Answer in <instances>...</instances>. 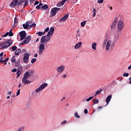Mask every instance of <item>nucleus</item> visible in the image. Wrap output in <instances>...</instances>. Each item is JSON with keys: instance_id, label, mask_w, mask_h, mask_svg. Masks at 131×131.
I'll use <instances>...</instances> for the list:
<instances>
[{"instance_id": "nucleus-1", "label": "nucleus", "mask_w": 131, "mask_h": 131, "mask_svg": "<svg viewBox=\"0 0 131 131\" xmlns=\"http://www.w3.org/2000/svg\"><path fill=\"white\" fill-rule=\"evenodd\" d=\"M34 72V71H31L30 72V73L28 71L25 72L22 79V82L24 83V85L29 84L31 83V81H30V80H28V79L30 77V74L31 73H33Z\"/></svg>"}, {"instance_id": "nucleus-14", "label": "nucleus", "mask_w": 131, "mask_h": 131, "mask_svg": "<svg viewBox=\"0 0 131 131\" xmlns=\"http://www.w3.org/2000/svg\"><path fill=\"white\" fill-rule=\"evenodd\" d=\"M31 40V37L30 36H28L26 39L24 40H23L21 42V45H26Z\"/></svg>"}, {"instance_id": "nucleus-17", "label": "nucleus", "mask_w": 131, "mask_h": 131, "mask_svg": "<svg viewBox=\"0 0 131 131\" xmlns=\"http://www.w3.org/2000/svg\"><path fill=\"white\" fill-rule=\"evenodd\" d=\"M55 31V29L54 27H51L50 29L49 30V32H48V34H49L50 36H52L54 34Z\"/></svg>"}, {"instance_id": "nucleus-51", "label": "nucleus", "mask_w": 131, "mask_h": 131, "mask_svg": "<svg viewBox=\"0 0 131 131\" xmlns=\"http://www.w3.org/2000/svg\"><path fill=\"white\" fill-rule=\"evenodd\" d=\"M39 3V2L37 1H35L34 5H38Z\"/></svg>"}, {"instance_id": "nucleus-5", "label": "nucleus", "mask_w": 131, "mask_h": 131, "mask_svg": "<svg viewBox=\"0 0 131 131\" xmlns=\"http://www.w3.org/2000/svg\"><path fill=\"white\" fill-rule=\"evenodd\" d=\"M60 10V8H58V7H53L51 9V15L50 16V17H53V16L56 15L58 11H59Z\"/></svg>"}, {"instance_id": "nucleus-12", "label": "nucleus", "mask_w": 131, "mask_h": 131, "mask_svg": "<svg viewBox=\"0 0 131 131\" xmlns=\"http://www.w3.org/2000/svg\"><path fill=\"white\" fill-rule=\"evenodd\" d=\"M19 35L20 36V41L24 40V39L26 37V31H21L19 33Z\"/></svg>"}, {"instance_id": "nucleus-30", "label": "nucleus", "mask_w": 131, "mask_h": 131, "mask_svg": "<svg viewBox=\"0 0 131 131\" xmlns=\"http://www.w3.org/2000/svg\"><path fill=\"white\" fill-rule=\"evenodd\" d=\"M93 102L94 104H97L99 103V101L98 99H93Z\"/></svg>"}, {"instance_id": "nucleus-52", "label": "nucleus", "mask_w": 131, "mask_h": 131, "mask_svg": "<svg viewBox=\"0 0 131 131\" xmlns=\"http://www.w3.org/2000/svg\"><path fill=\"white\" fill-rule=\"evenodd\" d=\"M9 60V58H6L5 60H4V62H6V63L7 62V61Z\"/></svg>"}, {"instance_id": "nucleus-42", "label": "nucleus", "mask_w": 131, "mask_h": 131, "mask_svg": "<svg viewBox=\"0 0 131 131\" xmlns=\"http://www.w3.org/2000/svg\"><path fill=\"white\" fill-rule=\"evenodd\" d=\"M4 59L3 57H1L0 58V62L2 64L3 62H4V60H3V59Z\"/></svg>"}, {"instance_id": "nucleus-57", "label": "nucleus", "mask_w": 131, "mask_h": 131, "mask_svg": "<svg viewBox=\"0 0 131 131\" xmlns=\"http://www.w3.org/2000/svg\"><path fill=\"white\" fill-rule=\"evenodd\" d=\"M16 26V24H15V23H14V24L12 26V28H15Z\"/></svg>"}, {"instance_id": "nucleus-47", "label": "nucleus", "mask_w": 131, "mask_h": 131, "mask_svg": "<svg viewBox=\"0 0 131 131\" xmlns=\"http://www.w3.org/2000/svg\"><path fill=\"white\" fill-rule=\"evenodd\" d=\"M24 129V127L19 128L17 131H21Z\"/></svg>"}, {"instance_id": "nucleus-38", "label": "nucleus", "mask_w": 131, "mask_h": 131, "mask_svg": "<svg viewBox=\"0 0 131 131\" xmlns=\"http://www.w3.org/2000/svg\"><path fill=\"white\" fill-rule=\"evenodd\" d=\"M66 2V0H62V1H61L60 5H61V6H62L64 4V3Z\"/></svg>"}, {"instance_id": "nucleus-25", "label": "nucleus", "mask_w": 131, "mask_h": 131, "mask_svg": "<svg viewBox=\"0 0 131 131\" xmlns=\"http://www.w3.org/2000/svg\"><path fill=\"white\" fill-rule=\"evenodd\" d=\"M16 56H13L12 58H11V62L14 63H16V60L15 59Z\"/></svg>"}, {"instance_id": "nucleus-49", "label": "nucleus", "mask_w": 131, "mask_h": 131, "mask_svg": "<svg viewBox=\"0 0 131 131\" xmlns=\"http://www.w3.org/2000/svg\"><path fill=\"white\" fill-rule=\"evenodd\" d=\"M84 114H88V109H85L84 110Z\"/></svg>"}, {"instance_id": "nucleus-26", "label": "nucleus", "mask_w": 131, "mask_h": 131, "mask_svg": "<svg viewBox=\"0 0 131 131\" xmlns=\"http://www.w3.org/2000/svg\"><path fill=\"white\" fill-rule=\"evenodd\" d=\"M20 60H17L16 61V62H15V66L16 67H19V66L20 65Z\"/></svg>"}, {"instance_id": "nucleus-44", "label": "nucleus", "mask_w": 131, "mask_h": 131, "mask_svg": "<svg viewBox=\"0 0 131 131\" xmlns=\"http://www.w3.org/2000/svg\"><path fill=\"white\" fill-rule=\"evenodd\" d=\"M8 34H9V32H6V34L3 35V36L4 37H7V36H8Z\"/></svg>"}, {"instance_id": "nucleus-62", "label": "nucleus", "mask_w": 131, "mask_h": 131, "mask_svg": "<svg viewBox=\"0 0 131 131\" xmlns=\"http://www.w3.org/2000/svg\"><path fill=\"white\" fill-rule=\"evenodd\" d=\"M65 97H62V98L61 99V101H62L63 100H64Z\"/></svg>"}, {"instance_id": "nucleus-13", "label": "nucleus", "mask_w": 131, "mask_h": 131, "mask_svg": "<svg viewBox=\"0 0 131 131\" xmlns=\"http://www.w3.org/2000/svg\"><path fill=\"white\" fill-rule=\"evenodd\" d=\"M64 69H65V66H60L59 67H58V68H57L56 70L58 73L60 74L63 72Z\"/></svg>"}, {"instance_id": "nucleus-54", "label": "nucleus", "mask_w": 131, "mask_h": 131, "mask_svg": "<svg viewBox=\"0 0 131 131\" xmlns=\"http://www.w3.org/2000/svg\"><path fill=\"white\" fill-rule=\"evenodd\" d=\"M36 8L37 10H39V9H40V7L39 5H38V6H37L36 7Z\"/></svg>"}, {"instance_id": "nucleus-50", "label": "nucleus", "mask_w": 131, "mask_h": 131, "mask_svg": "<svg viewBox=\"0 0 131 131\" xmlns=\"http://www.w3.org/2000/svg\"><path fill=\"white\" fill-rule=\"evenodd\" d=\"M103 107H104V106H99V107L97 108V110H98V111H99V110H100V109H102V108H103Z\"/></svg>"}, {"instance_id": "nucleus-3", "label": "nucleus", "mask_w": 131, "mask_h": 131, "mask_svg": "<svg viewBox=\"0 0 131 131\" xmlns=\"http://www.w3.org/2000/svg\"><path fill=\"white\" fill-rule=\"evenodd\" d=\"M111 43L112 41L111 40H107V39H105L103 42L102 47L103 49L105 47V50L108 51L111 46Z\"/></svg>"}, {"instance_id": "nucleus-48", "label": "nucleus", "mask_w": 131, "mask_h": 131, "mask_svg": "<svg viewBox=\"0 0 131 131\" xmlns=\"http://www.w3.org/2000/svg\"><path fill=\"white\" fill-rule=\"evenodd\" d=\"M49 27H47V28L45 30L44 32H45V33L46 32H49Z\"/></svg>"}, {"instance_id": "nucleus-31", "label": "nucleus", "mask_w": 131, "mask_h": 131, "mask_svg": "<svg viewBox=\"0 0 131 131\" xmlns=\"http://www.w3.org/2000/svg\"><path fill=\"white\" fill-rule=\"evenodd\" d=\"M17 49V47H16V46H14L13 47H12V51L13 52L16 51Z\"/></svg>"}, {"instance_id": "nucleus-58", "label": "nucleus", "mask_w": 131, "mask_h": 131, "mask_svg": "<svg viewBox=\"0 0 131 131\" xmlns=\"http://www.w3.org/2000/svg\"><path fill=\"white\" fill-rule=\"evenodd\" d=\"M11 94H12V92L11 91H10V92H8V95H11Z\"/></svg>"}, {"instance_id": "nucleus-16", "label": "nucleus", "mask_w": 131, "mask_h": 131, "mask_svg": "<svg viewBox=\"0 0 131 131\" xmlns=\"http://www.w3.org/2000/svg\"><path fill=\"white\" fill-rule=\"evenodd\" d=\"M117 20H118L117 18L116 17L115 20L112 24V27H111L112 29H115L116 28V25L117 24Z\"/></svg>"}, {"instance_id": "nucleus-20", "label": "nucleus", "mask_w": 131, "mask_h": 131, "mask_svg": "<svg viewBox=\"0 0 131 131\" xmlns=\"http://www.w3.org/2000/svg\"><path fill=\"white\" fill-rule=\"evenodd\" d=\"M82 42H79L78 43H77L74 47L75 49H79L80 47H81L82 46Z\"/></svg>"}, {"instance_id": "nucleus-40", "label": "nucleus", "mask_w": 131, "mask_h": 131, "mask_svg": "<svg viewBox=\"0 0 131 131\" xmlns=\"http://www.w3.org/2000/svg\"><path fill=\"white\" fill-rule=\"evenodd\" d=\"M119 33H117V34L115 35V39H116V40H117V39H119Z\"/></svg>"}, {"instance_id": "nucleus-33", "label": "nucleus", "mask_w": 131, "mask_h": 131, "mask_svg": "<svg viewBox=\"0 0 131 131\" xmlns=\"http://www.w3.org/2000/svg\"><path fill=\"white\" fill-rule=\"evenodd\" d=\"M36 26V24L35 23H33L30 26V28H35Z\"/></svg>"}, {"instance_id": "nucleus-24", "label": "nucleus", "mask_w": 131, "mask_h": 131, "mask_svg": "<svg viewBox=\"0 0 131 131\" xmlns=\"http://www.w3.org/2000/svg\"><path fill=\"white\" fill-rule=\"evenodd\" d=\"M36 34H38V36H41L42 35H44L45 34V32H38L36 33Z\"/></svg>"}, {"instance_id": "nucleus-11", "label": "nucleus", "mask_w": 131, "mask_h": 131, "mask_svg": "<svg viewBox=\"0 0 131 131\" xmlns=\"http://www.w3.org/2000/svg\"><path fill=\"white\" fill-rule=\"evenodd\" d=\"M29 0H20L19 1V6H22L23 3H25L24 8H25L26 6L28 5Z\"/></svg>"}, {"instance_id": "nucleus-45", "label": "nucleus", "mask_w": 131, "mask_h": 131, "mask_svg": "<svg viewBox=\"0 0 131 131\" xmlns=\"http://www.w3.org/2000/svg\"><path fill=\"white\" fill-rule=\"evenodd\" d=\"M67 122V120H63L62 122H61V124L62 125L63 124H66Z\"/></svg>"}, {"instance_id": "nucleus-32", "label": "nucleus", "mask_w": 131, "mask_h": 131, "mask_svg": "<svg viewBox=\"0 0 131 131\" xmlns=\"http://www.w3.org/2000/svg\"><path fill=\"white\" fill-rule=\"evenodd\" d=\"M14 24H15L16 26L18 24V19L17 18V17H14Z\"/></svg>"}, {"instance_id": "nucleus-39", "label": "nucleus", "mask_w": 131, "mask_h": 131, "mask_svg": "<svg viewBox=\"0 0 131 131\" xmlns=\"http://www.w3.org/2000/svg\"><path fill=\"white\" fill-rule=\"evenodd\" d=\"M101 91H102L101 90L97 91L96 92V94H95V96H96L97 95H100V94L101 93Z\"/></svg>"}, {"instance_id": "nucleus-34", "label": "nucleus", "mask_w": 131, "mask_h": 131, "mask_svg": "<svg viewBox=\"0 0 131 131\" xmlns=\"http://www.w3.org/2000/svg\"><path fill=\"white\" fill-rule=\"evenodd\" d=\"M36 58H33L31 61V62L32 63V64H34V62H35L36 61Z\"/></svg>"}, {"instance_id": "nucleus-55", "label": "nucleus", "mask_w": 131, "mask_h": 131, "mask_svg": "<svg viewBox=\"0 0 131 131\" xmlns=\"http://www.w3.org/2000/svg\"><path fill=\"white\" fill-rule=\"evenodd\" d=\"M3 54H4V52H2L1 53H0V57H2V56H3Z\"/></svg>"}, {"instance_id": "nucleus-35", "label": "nucleus", "mask_w": 131, "mask_h": 131, "mask_svg": "<svg viewBox=\"0 0 131 131\" xmlns=\"http://www.w3.org/2000/svg\"><path fill=\"white\" fill-rule=\"evenodd\" d=\"M93 98H94V97H89V98L86 99H85V101H91V100H92V99H93Z\"/></svg>"}, {"instance_id": "nucleus-43", "label": "nucleus", "mask_w": 131, "mask_h": 131, "mask_svg": "<svg viewBox=\"0 0 131 131\" xmlns=\"http://www.w3.org/2000/svg\"><path fill=\"white\" fill-rule=\"evenodd\" d=\"M97 3L99 4H102L103 3V0H98Z\"/></svg>"}, {"instance_id": "nucleus-27", "label": "nucleus", "mask_w": 131, "mask_h": 131, "mask_svg": "<svg viewBox=\"0 0 131 131\" xmlns=\"http://www.w3.org/2000/svg\"><path fill=\"white\" fill-rule=\"evenodd\" d=\"M96 9H95V8H94L93 9V16L94 17H95V16H96Z\"/></svg>"}, {"instance_id": "nucleus-9", "label": "nucleus", "mask_w": 131, "mask_h": 131, "mask_svg": "<svg viewBox=\"0 0 131 131\" xmlns=\"http://www.w3.org/2000/svg\"><path fill=\"white\" fill-rule=\"evenodd\" d=\"M124 26V23L122 21H120L118 23V29L119 30V32H121L122 29H123Z\"/></svg>"}, {"instance_id": "nucleus-60", "label": "nucleus", "mask_w": 131, "mask_h": 131, "mask_svg": "<svg viewBox=\"0 0 131 131\" xmlns=\"http://www.w3.org/2000/svg\"><path fill=\"white\" fill-rule=\"evenodd\" d=\"M38 56V55L37 54V53H35V55H34V57H37Z\"/></svg>"}, {"instance_id": "nucleus-63", "label": "nucleus", "mask_w": 131, "mask_h": 131, "mask_svg": "<svg viewBox=\"0 0 131 131\" xmlns=\"http://www.w3.org/2000/svg\"><path fill=\"white\" fill-rule=\"evenodd\" d=\"M131 69V65L129 66L128 67V70H130Z\"/></svg>"}, {"instance_id": "nucleus-8", "label": "nucleus", "mask_w": 131, "mask_h": 131, "mask_svg": "<svg viewBox=\"0 0 131 131\" xmlns=\"http://www.w3.org/2000/svg\"><path fill=\"white\" fill-rule=\"evenodd\" d=\"M45 49V45L43 43H41V44L39 46V54L41 55L42 53L44 52V50Z\"/></svg>"}, {"instance_id": "nucleus-19", "label": "nucleus", "mask_w": 131, "mask_h": 131, "mask_svg": "<svg viewBox=\"0 0 131 131\" xmlns=\"http://www.w3.org/2000/svg\"><path fill=\"white\" fill-rule=\"evenodd\" d=\"M29 23H30V22L27 21L26 23V24H24L23 25V27L24 29H28V28L29 27V26H30L29 25Z\"/></svg>"}, {"instance_id": "nucleus-23", "label": "nucleus", "mask_w": 131, "mask_h": 131, "mask_svg": "<svg viewBox=\"0 0 131 131\" xmlns=\"http://www.w3.org/2000/svg\"><path fill=\"white\" fill-rule=\"evenodd\" d=\"M96 46H97L96 42H93L92 43V48L93 49L95 50V51H96Z\"/></svg>"}, {"instance_id": "nucleus-7", "label": "nucleus", "mask_w": 131, "mask_h": 131, "mask_svg": "<svg viewBox=\"0 0 131 131\" xmlns=\"http://www.w3.org/2000/svg\"><path fill=\"white\" fill-rule=\"evenodd\" d=\"M24 56L23 58V61L26 64H28L29 61L30 55L28 53H24Z\"/></svg>"}, {"instance_id": "nucleus-18", "label": "nucleus", "mask_w": 131, "mask_h": 131, "mask_svg": "<svg viewBox=\"0 0 131 131\" xmlns=\"http://www.w3.org/2000/svg\"><path fill=\"white\" fill-rule=\"evenodd\" d=\"M112 95H110V96H108L107 97V98L106 99V105H108L110 102L111 101V99L112 98Z\"/></svg>"}, {"instance_id": "nucleus-46", "label": "nucleus", "mask_w": 131, "mask_h": 131, "mask_svg": "<svg viewBox=\"0 0 131 131\" xmlns=\"http://www.w3.org/2000/svg\"><path fill=\"white\" fill-rule=\"evenodd\" d=\"M20 95V89H18V91L16 92V96H18Z\"/></svg>"}, {"instance_id": "nucleus-4", "label": "nucleus", "mask_w": 131, "mask_h": 131, "mask_svg": "<svg viewBox=\"0 0 131 131\" xmlns=\"http://www.w3.org/2000/svg\"><path fill=\"white\" fill-rule=\"evenodd\" d=\"M51 40V36L47 33V34L41 37V43H45V42H49Z\"/></svg>"}, {"instance_id": "nucleus-10", "label": "nucleus", "mask_w": 131, "mask_h": 131, "mask_svg": "<svg viewBox=\"0 0 131 131\" xmlns=\"http://www.w3.org/2000/svg\"><path fill=\"white\" fill-rule=\"evenodd\" d=\"M19 6V0H15L11 2L10 4L11 7L14 8V6Z\"/></svg>"}, {"instance_id": "nucleus-64", "label": "nucleus", "mask_w": 131, "mask_h": 131, "mask_svg": "<svg viewBox=\"0 0 131 131\" xmlns=\"http://www.w3.org/2000/svg\"><path fill=\"white\" fill-rule=\"evenodd\" d=\"M63 78H66L67 77V75H63V76H62Z\"/></svg>"}, {"instance_id": "nucleus-22", "label": "nucleus", "mask_w": 131, "mask_h": 131, "mask_svg": "<svg viewBox=\"0 0 131 131\" xmlns=\"http://www.w3.org/2000/svg\"><path fill=\"white\" fill-rule=\"evenodd\" d=\"M49 8V6L47 5V4H45L44 6H42L41 7V10H47V9Z\"/></svg>"}, {"instance_id": "nucleus-37", "label": "nucleus", "mask_w": 131, "mask_h": 131, "mask_svg": "<svg viewBox=\"0 0 131 131\" xmlns=\"http://www.w3.org/2000/svg\"><path fill=\"white\" fill-rule=\"evenodd\" d=\"M129 75V74L128 73H124L123 74V77H127Z\"/></svg>"}, {"instance_id": "nucleus-36", "label": "nucleus", "mask_w": 131, "mask_h": 131, "mask_svg": "<svg viewBox=\"0 0 131 131\" xmlns=\"http://www.w3.org/2000/svg\"><path fill=\"white\" fill-rule=\"evenodd\" d=\"M74 116H75L77 118H78V119H79L80 117L79 116V115H78V114L77 112L75 113Z\"/></svg>"}, {"instance_id": "nucleus-56", "label": "nucleus", "mask_w": 131, "mask_h": 131, "mask_svg": "<svg viewBox=\"0 0 131 131\" xmlns=\"http://www.w3.org/2000/svg\"><path fill=\"white\" fill-rule=\"evenodd\" d=\"M19 70L20 71H21L22 70H23V68H22V66H19Z\"/></svg>"}, {"instance_id": "nucleus-53", "label": "nucleus", "mask_w": 131, "mask_h": 131, "mask_svg": "<svg viewBox=\"0 0 131 131\" xmlns=\"http://www.w3.org/2000/svg\"><path fill=\"white\" fill-rule=\"evenodd\" d=\"M12 72H17V69H13L12 70Z\"/></svg>"}, {"instance_id": "nucleus-59", "label": "nucleus", "mask_w": 131, "mask_h": 131, "mask_svg": "<svg viewBox=\"0 0 131 131\" xmlns=\"http://www.w3.org/2000/svg\"><path fill=\"white\" fill-rule=\"evenodd\" d=\"M129 80H130V81L129 82V84H131V77L129 78Z\"/></svg>"}, {"instance_id": "nucleus-21", "label": "nucleus", "mask_w": 131, "mask_h": 131, "mask_svg": "<svg viewBox=\"0 0 131 131\" xmlns=\"http://www.w3.org/2000/svg\"><path fill=\"white\" fill-rule=\"evenodd\" d=\"M21 52V51L20 49H19V48H18V49L16 48V51L15 52V54L16 55H19Z\"/></svg>"}, {"instance_id": "nucleus-6", "label": "nucleus", "mask_w": 131, "mask_h": 131, "mask_svg": "<svg viewBox=\"0 0 131 131\" xmlns=\"http://www.w3.org/2000/svg\"><path fill=\"white\" fill-rule=\"evenodd\" d=\"M48 84L47 83H45L41 85L37 89L35 90V92L36 93H39V92L45 90V88L47 87Z\"/></svg>"}, {"instance_id": "nucleus-29", "label": "nucleus", "mask_w": 131, "mask_h": 131, "mask_svg": "<svg viewBox=\"0 0 131 131\" xmlns=\"http://www.w3.org/2000/svg\"><path fill=\"white\" fill-rule=\"evenodd\" d=\"M16 75H17V77H20V75H21V72L20 70H18L16 72Z\"/></svg>"}, {"instance_id": "nucleus-41", "label": "nucleus", "mask_w": 131, "mask_h": 131, "mask_svg": "<svg viewBox=\"0 0 131 131\" xmlns=\"http://www.w3.org/2000/svg\"><path fill=\"white\" fill-rule=\"evenodd\" d=\"M8 36L11 37V36H14V34L13 32H8Z\"/></svg>"}, {"instance_id": "nucleus-15", "label": "nucleus", "mask_w": 131, "mask_h": 131, "mask_svg": "<svg viewBox=\"0 0 131 131\" xmlns=\"http://www.w3.org/2000/svg\"><path fill=\"white\" fill-rule=\"evenodd\" d=\"M69 15L68 14H66L63 17H62L61 18H60L59 19V20L58 21L59 23H60V21L63 22V21H66L67 20V19L69 18Z\"/></svg>"}, {"instance_id": "nucleus-28", "label": "nucleus", "mask_w": 131, "mask_h": 131, "mask_svg": "<svg viewBox=\"0 0 131 131\" xmlns=\"http://www.w3.org/2000/svg\"><path fill=\"white\" fill-rule=\"evenodd\" d=\"M86 23V21L84 20L81 23V26L82 27V28H83V27L85 26V24Z\"/></svg>"}, {"instance_id": "nucleus-61", "label": "nucleus", "mask_w": 131, "mask_h": 131, "mask_svg": "<svg viewBox=\"0 0 131 131\" xmlns=\"http://www.w3.org/2000/svg\"><path fill=\"white\" fill-rule=\"evenodd\" d=\"M22 52H26V49H23L22 50Z\"/></svg>"}, {"instance_id": "nucleus-2", "label": "nucleus", "mask_w": 131, "mask_h": 131, "mask_svg": "<svg viewBox=\"0 0 131 131\" xmlns=\"http://www.w3.org/2000/svg\"><path fill=\"white\" fill-rule=\"evenodd\" d=\"M13 43V41L11 39H9L6 41H5L2 43H0V49H5L9 47L10 46H12Z\"/></svg>"}]
</instances>
